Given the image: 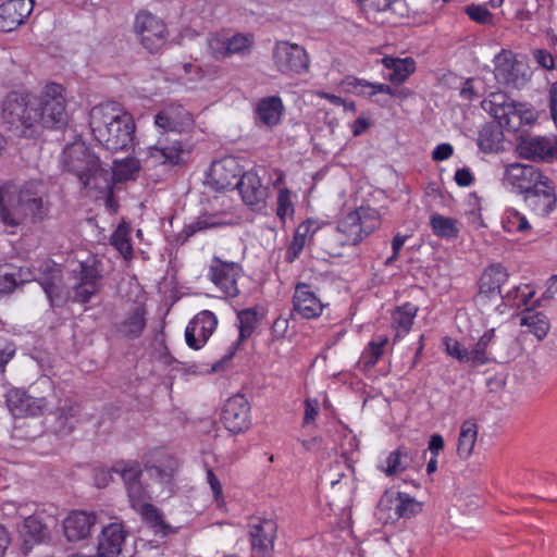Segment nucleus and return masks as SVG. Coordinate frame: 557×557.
Instances as JSON below:
<instances>
[{"instance_id": "1", "label": "nucleus", "mask_w": 557, "mask_h": 557, "mask_svg": "<svg viewBox=\"0 0 557 557\" xmlns=\"http://www.w3.org/2000/svg\"><path fill=\"white\" fill-rule=\"evenodd\" d=\"M4 112L12 122H20L25 127H61L67 121L64 88L52 83L38 96L13 94L5 102Z\"/></svg>"}, {"instance_id": "2", "label": "nucleus", "mask_w": 557, "mask_h": 557, "mask_svg": "<svg viewBox=\"0 0 557 557\" xmlns=\"http://www.w3.org/2000/svg\"><path fill=\"white\" fill-rule=\"evenodd\" d=\"M89 127L95 139L111 151L127 150L135 138L133 116L117 102H103L91 108Z\"/></svg>"}, {"instance_id": "3", "label": "nucleus", "mask_w": 557, "mask_h": 557, "mask_svg": "<svg viewBox=\"0 0 557 557\" xmlns=\"http://www.w3.org/2000/svg\"><path fill=\"white\" fill-rule=\"evenodd\" d=\"M48 211L40 183L28 182L22 186L7 183L0 187V220L5 226L17 227L27 219L41 221Z\"/></svg>"}, {"instance_id": "4", "label": "nucleus", "mask_w": 557, "mask_h": 557, "mask_svg": "<svg viewBox=\"0 0 557 557\" xmlns=\"http://www.w3.org/2000/svg\"><path fill=\"white\" fill-rule=\"evenodd\" d=\"M63 168L77 176L85 188L111 189L110 174L99 158L83 141L67 145L62 154Z\"/></svg>"}, {"instance_id": "5", "label": "nucleus", "mask_w": 557, "mask_h": 557, "mask_svg": "<svg viewBox=\"0 0 557 557\" xmlns=\"http://www.w3.org/2000/svg\"><path fill=\"white\" fill-rule=\"evenodd\" d=\"M483 107L499 123L510 132H517L522 126L533 125L539 113L533 106L527 102H517L503 92H493L483 102Z\"/></svg>"}, {"instance_id": "6", "label": "nucleus", "mask_w": 557, "mask_h": 557, "mask_svg": "<svg viewBox=\"0 0 557 557\" xmlns=\"http://www.w3.org/2000/svg\"><path fill=\"white\" fill-rule=\"evenodd\" d=\"M53 391V384L48 377H42L27 391L12 388L7 394V406L15 418H35L44 414L49 408L48 394Z\"/></svg>"}, {"instance_id": "7", "label": "nucleus", "mask_w": 557, "mask_h": 557, "mask_svg": "<svg viewBox=\"0 0 557 557\" xmlns=\"http://www.w3.org/2000/svg\"><path fill=\"white\" fill-rule=\"evenodd\" d=\"M133 33L150 54L161 53L168 45L170 32L164 20L148 10H139L133 22Z\"/></svg>"}, {"instance_id": "8", "label": "nucleus", "mask_w": 557, "mask_h": 557, "mask_svg": "<svg viewBox=\"0 0 557 557\" xmlns=\"http://www.w3.org/2000/svg\"><path fill=\"white\" fill-rule=\"evenodd\" d=\"M367 237L360 216L355 211L347 213L336 228L323 230L320 234L321 247L330 256H339L344 246L356 245Z\"/></svg>"}, {"instance_id": "9", "label": "nucleus", "mask_w": 557, "mask_h": 557, "mask_svg": "<svg viewBox=\"0 0 557 557\" xmlns=\"http://www.w3.org/2000/svg\"><path fill=\"white\" fill-rule=\"evenodd\" d=\"M273 69L286 77L306 74L310 58L306 49L288 40H277L271 51Z\"/></svg>"}, {"instance_id": "10", "label": "nucleus", "mask_w": 557, "mask_h": 557, "mask_svg": "<svg viewBox=\"0 0 557 557\" xmlns=\"http://www.w3.org/2000/svg\"><path fill=\"white\" fill-rule=\"evenodd\" d=\"M508 273L502 265H491L484 270L479 282V292L474 298L483 313H490L499 307L505 296L502 286L508 280Z\"/></svg>"}, {"instance_id": "11", "label": "nucleus", "mask_w": 557, "mask_h": 557, "mask_svg": "<svg viewBox=\"0 0 557 557\" xmlns=\"http://www.w3.org/2000/svg\"><path fill=\"white\" fill-rule=\"evenodd\" d=\"M102 270V261L96 256L79 262L77 282L73 285V301L86 304L100 292Z\"/></svg>"}, {"instance_id": "12", "label": "nucleus", "mask_w": 557, "mask_h": 557, "mask_svg": "<svg viewBox=\"0 0 557 557\" xmlns=\"http://www.w3.org/2000/svg\"><path fill=\"white\" fill-rule=\"evenodd\" d=\"M243 275V267L220 256H213L207 271L208 280L226 297L238 296V280Z\"/></svg>"}, {"instance_id": "13", "label": "nucleus", "mask_w": 557, "mask_h": 557, "mask_svg": "<svg viewBox=\"0 0 557 557\" xmlns=\"http://www.w3.org/2000/svg\"><path fill=\"white\" fill-rule=\"evenodd\" d=\"M277 524L272 518L252 517L249 522L251 548L255 557H272Z\"/></svg>"}, {"instance_id": "14", "label": "nucleus", "mask_w": 557, "mask_h": 557, "mask_svg": "<svg viewBox=\"0 0 557 557\" xmlns=\"http://www.w3.org/2000/svg\"><path fill=\"white\" fill-rule=\"evenodd\" d=\"M194 116L181 104H170L154 115V125L160 135L183 134L194 127Z\"/></svg>"}, {"instance_id": "15", "label": "nucleus", "mask_w": 557, "mask_h": 557, "mask_svg": "<svg viewBox=\"0 0 557 557\" xmlns=\"http://www.w3.org/2000/svg\"><path fill=\"white\" fill-rule=\"evenodd\" d=\"M242 175V168L234 157H225L212 162L207 174L206 184L216 190L234 189Z\"/></svg>"}, {"instance_id": "16", "label": "nucleus", "mask_w": 557, "mask_h": 557, "mask_svg": "<svg viewBox=\"0 0 557 557\" xmlns=\"http://www.w3.org/2000/svg\"><path fill=\"white\" fill-rule=\"evenodd\" d=\"M547 176L531 164L511 163L506 165L504 172V184L510 186L523 196L542 183Z\"/></svg>"}, {"instance_id": "17", "label": "nucleus", "mask_w": 557, "mask_h": 557, "mask_svg": "<svg viewBox=\"0 0 557 557\" xmlns=\"http://www.w3.org/2000/svg\"><path fill=\"white\" fill-rule=\"evenodd\" d=\"M221 420L234 434L246 432L251 424L248 400L239 394L230 397L224 404Z\"/></svg>"}, {"instance_id": "18", "label": "nucleus", "mask_w": 557, "mask_h": 557, "mask_svg": "<svg viewBox=\"0 0 557 557\" xmlns=\"http://www.w3.org/2000/svg\"><path fill=\"white\" fill-rule=\"evenodd\" d=\"M187 153H189V149L182 140H171L166 135H160L157 143L146 149V158L152 164L175 165Z\"/></svg>"}, {"instance_id": "19", "label": "nucleus", "mask_w": 557, "mask_h": 557, "mask_svg": "<svg viewBox=\"0 0 557 557\" xmlns=\"http://www.w3.org/2000/svg\"><path fill=\"white\" fill-rule=\"evenodd\" d=\"M527 207L537 216H548L557 209V194L553 181L546 177L523 196Z\"/></svg>"}, {"instance_id": "20", "label": "nucleus", "mask_w": 557, "mask_h": 557, "mask_svg": "<svg viewBox=\"0 0 557 557\" xmlns=\"http://www.w3.org/2000/svg\"><path fill=\"white\" fill-rule=\"evenodd\" d=\"M218 326V318L209 310L197 313L185 330L186 344L193 349H200Z\"/></svg>"}, {"instance_id": "21", "label": "nucleus", "mask_w": 557, "mask_h": 557, "mask_svg": "<svg viewBox=\"0 0 557 557\" xmlns=\"http://www.w3.org/2000/svg\"><path fill=\"white\" fill-rule=\"evenodd\" d=\"M35 0H9L0 5V32L9 33L24 24L32 14Z\"/></svg>"}, {"instance_id": "22", "label": "nucleus", "mask_w": 557, "mask_h": 557, "mask_svg": "<svg viewBox=\"0 0 557 557\" xmlns=\"http://www.w3.org/2000/svg\"><path fill=\"white\" fill-rule=\"evenodd\" d=\"M325 304L310 285L299 283L293 296V310L304 319H315L323 312Z\"/></svg>"}, {"instance_id": "23", "label": "nucleus", "mask_w": 557, "mask_h": 557, "mask_svg": "<svg viewBox=\"0 0 557 557\" xmlns=\"http://www.w3.org/2000/svg\"><path fill=\"white\" fill-rule=\"evenodd\" d=\"M126 539L122 523L113 522L106 525L98 537V557H119Z\"/></svg>"}, {"instance_id": "24", "label": "nucleus", "mask_w": 557, "mask_h": 557, "mask_svg": "<svg viewBox=\"0 0 557 557\" xmlns=\"http://www.w3.org/2000/svg\"><path fill=\"white\" fill-rule=\"evenodd\" d=\"M97 517L92 512L72 511L63 521L64 535L70 542L82 541L89 536Z\"/></svg>"}, {"instance_id": "25", "label": "nucleus", "mask_w": 557, "mask_h": 557, "mask_svg": "<svg viewBox=\"0 0 557 557\" xmlns=\"http://www.w3.org/2000/svg\"><path fill=\"white\" fill-rule=\"evenodd\" d=\"M519 154L529 160L553 161L557 159V147L546 137L522 139L518 145Z\"/></svg>"}, {"instance_id": "26", "label": "nucleus", "mask_w": 557, "mask_h": 557, "mask_svg": "<svg viewBox=\"0 0 557 557\" xmlns=\"http://www.w3.org/2000/svg\"><path fill=\"white\" fill-rule=\"evenodd\" d=\"M322 223L314 219H308L301 222L293 236V240L287 247L285 253V260L288 263H293L302 252L306 245L310 244L313 239V236L321 230Z\"/></svg>"}, {"instance_id": "27", "label": "nucleus", "mask_w": 557, "mask_h": 557, "mask_svg": "<svg viewBox=\"0 0 557 557\" xmlns=\"http://www.w3.org/2000/svg\"><path fill=\"white\" fill-rule=\"evenodd\" d=\"M112 471L120 474L128 495L129 502H138L140 497L148 494L140 483L141 469L137 462H121L112 468Z\"/></svg>"}, {"instance_id": "28", "label": "nucleus", "mask_w": 557, "mask_h": 557, "mask_svg": "<svg viewBox=\"0 0 557 557\" xmlns=\"http://www.w3.org/2000/svg\"><path fill=\"white\" fill-rule=\"evenodd\" d=\"M44 271L48 273L47 276L38 280L44 288L47 298L52 307L60 306L65 301V292L61 280V270L52 262H45L42 264Z\"/></svg>"}, {"instance_id": "29", "label": "nucleus", "mask_w": 557, "mask_h": 557, "mask_svg": "<svg viewBox=\"0 0 557 557\" xmlns=\"http://www.w3.org/2000/svg\"><path fill=\"white\" fill-rule=\"evenodd\" d=\"M242 195L243 201L250 207L259 206L265 197V189L262 187L260 177L252 172L242 174L235 185Z\"/></svg>"}, {"instance_id": "30", "label": "nucleus", "mask_w": 557, "mask_h": 557, "mask_svg": "<svg viewBox=\"0 0 557 557\" xmlns=\"http://www.w3.org/2000/svg\"><path fill=\"white\" fill-rule=\"evenodd\" d=\"M156 462L158 463L146 465L149 479L162 486H170L178 468L177 460L164 453H159Z\"/></svg>"}, {"instance_id": "31", "label": "nucleus", "mask_w": 557, "mask_h": 557, "mask_svg": "<svg viewBox=\"0 0 557 557\" xmlns=\"http://www.w3.org/2000/svg\"><path fill=\"white\" fill-rule=\"evenodd\" d=\"M519 324L524 329L523 333L533 335L542 342L550 330L548 317L540 311L527 309L519 314Z\"/></svg>"}, {"instance_id": "32", "label": "nucleus", "mask_w": 557, "mask_h": 557, "mask_svg": "<svg viewBox=\"0 0 557 557\" xmlns=\"http://www.w3.org/2000/svg\"><path fill=\"white\" fill-rule=\"evenodd\" d=\"M20 536L23 541L22 548L24 553H27L35 544L41 543L48 537V529L37 516H29L20 529Z\"/></svg>"}, {"instance_id": "33", "label": "nucleus", "mask_w": 557, "mask_h": 557, "mask_svg": "<svg viewBox=\"0 0 557 557\" xmlns=\"http://www.w3.org/2000/svg\"><path fill=\"white\" fill-rule=\"evenodd\" d=\"M381 63L391 71L386 78L394 85L405 83L416 71V61L409 57L400 59L387 55L381 60Z\"/></svg>"}, {"instance_id": "34", "label": "nucleus", "mask_w": 557, "mask_h": 557, "mask_svg": "<svg viewBox=\"0 0 557 557\" xmlns=\"http://www.w3.org/2000/svg\"><path fill=\"white\" fill-rule=\"evenodd\" d=\"M283 110L282 99L278 96H270L259 100L256 113L262 124L272 127L281 122Z\"/></svg>"}, {"instance_id": "35", "label": "nucleus", "mask_w": 557, "mask_h": 557, "mask_svg": "<svg viewBox=\"0 0 557 557\" xmlns=\"http://www.w3.org/2000/svg\"><path fill=\"white\" fill-rule=\"evenodd\" d=\"M146 326V310L143 306H135L126 317L117 324L120 335L126 338H137Z\"/></svg>"}, {"instance_id": "36", "label": "nucleus", "mask_w": 557, "mask_h": 557, "mask_svg": "<svg viewBox=\"0 0 557 557\" xmlns=\"http://www.w3.org/2000/svg\"><path fill=\"white\" fill-rule=\"evenodd\" d=\"M417 313L418 307L410 302H406L393 311L392 325L396 330L395 339L401 338L410 331Z\"/></svg>"}, {"instance_id": "37", "label": "nucleus", "mask_w": 557, "mask_h": 557, "mask_svg": "<svg viewBox=\"0 0 557 557\" xmlns=\"http://www.w3.org/2000/svg\"><path fill=\"white\" fill-rule=\"evenodd\" d=\"M479 426L473 419L462 422L458 436L457 454L461 459H468L474 449L478 440Z\"/></svg>"}, {"instance_id": "38", "label": "nucleus", "mask_w": 557, "mask_h": 557, "mask_svg": "<svg viewBox=\"0 0 557 557\" xmlns=\"http://www.w3.org/2000/svg\"><path fill=\"white\" fill-rule=\"evenodd\" d=\"M431 228L437 237L445 239H455L458 237L459 227L457 221L440 213H433L430 216Z\"/></svg>"}, {"instance_id": "39", "label": "nucleus", "mask_w": 557, "mask_h": 557, "mask_svg": "<svg viewBox=\"0 0 557 557\" xmlns=\"http://www.w3.org/2000/svg\"><path fill=\"white\" fill-rule=\"evenodd\" d=\"M411 459L412 457L409 456L408 450L404 446H400L398 449L389 453L386 457L385 466H381L380 469L386 475H393L406 470Z\"/></svg>"}, {"instance_id": "40", "label": "nucleus", "mask_w": 557, "mask_h": 557, "mask_svg": "<svg viewBox=\"0 0 557 557\" xmlns=\"http://www.w3.org/2000/svg\"><path fill=\"white\" fill-rule=\"evenodd\" d=\"M495 77L503 84L515 83V61L511 54L505 50L495 58Z\"/></svg>"}, {"instance_id": "41", "label": "nucleus", "mask_w": 557, "mask_h": 557, "mask_svg": "<svg viewBox=\"0 0 557 557\" xmlns=\"http://www.w3.org/2000/svg\"><path fill=\"white\" fill-rule=\"evenodd\" d=\"M239 320V338L236 343H233L230 347L228 354L224 357V360H230L238 346V343L247 337H249L255 329L257 323V313L252 310H243L238 314Z\"/></svg>"}, {"instance_id": "42", "label": "nucleus", "mask_w": 557, "mask_h": 557, "mask_svg": "<svg viewBox=\"0 0 557 557\" xmlns=\"http://www.w3.org/2000/svg\"><path fill=\"white\" fill-rule=\"evenodd\" d=\"M295 195L286 187H280L276 196V216L285 224L295 214Z\"/></svg>"}, {"instance_id": "43", "label": "nucleus", "mask_w": 557, "mask_h": 557, "mask_svg": "<svg viewBox=\"0 0 557 557\" xmlns=\"http://www.w3.org/2000/svg\"><path fill=\"white\" fill-rule=\"evenodd\" d=\"M141 499L138 502H129L132 508L138 511L143 519L147 521L152 528H163L162 516L159 510L150 504L148 500L150 498L149 493L141 496Z\"/></svg>"}, {"instance_id": "44", "label": "nucleus", "mask_w": 557, "mask_h": 557, "mask_svg": "<svg viewBox=\"0 0 557 557\" xmlns=\"http://www.w3.org/2000/svg\"><path fill=\"white\" fill-rule=\"evenodd\" d=\"M387 343L388 337L386 335H377L368 344L361 355V361L366 368L375 366L377 360L383 356Z\"/></svg>"}, {"instance_id": "45", "label": "nucleus", "mask_w": 557, "mask_h": 557, "mask_svg": "<svg viewBox=\"0 0 557 557\" xmlns=\"http://www.w3.org/2000/svg\"><path fill=\"white\" fill-rule=\"evenodd\" d=\"M255 45V36L250 33H237L233 36H227L228 55L234 54L246 55L249 54Z\"/></svg>"}, {"instance_id": "46", "label": "nucleus", "mask_w": 557, "mask_h": 557, "mask_svg": "<svg viewBox=\"0 0 557 557\" xmlns=\"http://www.w3.org/2000/svg\"><path fill=\"white\" fill-rule=\"evenodd\" d=\"M111 245L124 257L129 260L133 258V247L129 240V227L122 223L120 224L110 238Z\"/></svg>"}, {"instance_id": "47", "label": "nucleus", "mask_w": 557, "mask_h": 557, "mask_svg": "<svg viewBox=\"0 0 557 557\" xmlns=\"http://www.w3.org/2000/svg\"><path fill=\"white\" fill-rule=\"evenodd\" d=\"M495 335V330L491 329L487 332H485L478 343L473 346L470 352V366L471 367H479L483 366L488 361L486 349L491 342L493 341Z\"/></svg>"}, {"instance_id": "48", "label": "nucleus", "mask_w": 557, "mask_h": 557, "mask_svg": "<svg viewBox=\"0 0 557 557\" xmlns=\"http://www.w3.org/2000/svg\"><path fill=\"white\" fill-rule=\"evenodd\" d=\"M503 227L508 233H525L531 230L527 216L516 209H508L503 216Z\"/></svg>"}, {"instance_id": "49", "label": "nucleus", "mask_w": 557, "mask_h": 557, "mask_svg": "<svg viewBox=\"0 0 557 557\" xmlns=\"http://www.w3.org/2000/svg\"><path fill=\"white\" fill-rule=\"evenodd\" d=\"M534 295L535 290L531 285L522 284L509 290L506 294L504 300H506L512 307L520 308L528 306Z\"/></svg>"}, {"instance_id": "50", "label": "nucleus", "mask_w": 557, "mask_h": 557, "mask_svg": "<svg viewBox=\"0 0 557 557\" xmlns=\"http://www.w3.org/2000/svg\"><path fill=\"white\" fill-rule=\"evenodd\" d=\"M208 53L215 60L230 58L227 36L221 33L211 34L207 39Z\"/></svg>"}, {"instance_id": "51", "label": "nucleus", "mask_w": 557, "mask_h": 557, "mask_svg": "<svg viewBox=\"0 0 557 557\" xmlns=\"http://www.w3.org/2000/svg\"><path fill=\"white\" fill-rule=\"evenodd\" d=\"M360 216V223L367 236L376 230L381 224V218L376 209L370 207H359L355 210Z\"/></svg>"}, {"instance_id": "52", "label": "nucleus", "mask_w": 557, "mask_h": 557, "mask_svg": "<svg viewBox=\"0 0 557 557\" xmlns=\"http://www.w3.org/2000/svg\"><path fill=\"white\" fill-rule=\"evenodd\" d=\"M221 225H224V222L221 221L216 215L203 214L198 216L195 221L186 226V233L188 236H191L197 232L206 231Z\"/></svg>"}, {"instance_id": "53", "label": "nucleus", "mask_w": 557, "mask_h": 557, "mask_svg": "<svg viewBox=\"0 0 557 557\" xmlns=\"http://www.w3.org/2000/svg\"><path fill=\"white\" fill-rule=\"evenodd\" d=\"M421 507L418 502L409 497L407 494H398V504L395 511L399 518H411L420 511Z\"/></svg>"}, {"instance_id": "54", "label": "nucleus", "mask_w": 557, "mask_h": 557, "mask_svg": "<svg viewBox=\"0 0 557 557\" xmlns=\"http://www.w3.org/2000/svg\"><path fill=\"white\" fill-rule=\"evenodd\" d=\"M443 344L446 352L453 358L457 359L461 363L470 366V352L469 349L462 347L460 343L451 337H444Z\"/></svg>"}, {"instance_id": "55", "label": "nucleus", "mask_w": 557, "mask_h": 557, "mask_svg": "<svg viewBox=\"0 0 557 557\" xmlns=\"http://www.w3.org/2000/svg\"><path fill=\"white\" fill-rule=\"evenodd\" d=\"M138 170V160L134 158H127L115 165L114 175L119 181L128 180Z\"/></svg>"}, {"instance_id": "56", "label": "nucleus", "mask_w": 557, "mask_h": 557, "mask_svg": "<svg viewBox=\"0 0 557 557\" xmlns=\"http://www.w3.org/2000/svg\"><path fill=\"white\" fill-rule=\"evenodd\" d=\"M466 13L469 17L480 24H490L492 23L493 15L492 13L483 5L480 4H471L466 8Z\"/></svg>"}, {"instance_id": "57", "label": "nucleus", "mask_w": 557, "mask_h": 557, "mask_svg": "<svg viewBox=\"0 0 557 557\" xmlns=\"http://www.w3.org/2000/svg\"><path fill=\"white\" fill-rule=\"evenodd\" d=\"M15 355V346L5 337H0V375L5 371L7 364Z\"/></svg>"}, {"instance_id": "58", "label": "nucleus", "mask_w": 557, "mask_h": 557, "mask_svg": "<svg viewBox=\"0 0 557 557\" xmlns=\"http://www.w3.org/2000/svg\"><path fill=\"white\" fill-rule=\"evenodd\" d=\"M351 85H354L356 87L357 86L366 87L367 89H369V91H368L369 96H374L376 94H386V95L392 96L393 90H394V88L387 84H372V83H369V82L362 81V79H355V82Z\"/></svg>"}, {"instance_id": "59", "label": "nucleus", "mask_w": 557, "mask_h": 557, "mask_svg": "<svg viewBox=\"0 0 557 557\" xmlns=\"http://www.w3.org/2000/svg\"><path fill=\"white\" fill-rule=\"evenodd\" d=\"M319 401L317 399L308 398L305 401V416H304V425H308L315 420V417L319 413Z\"/></svg>"}, {"instance_id": "60", "label": "nucleus", "mask_w": 557, "mask_h": 557, "mask_svg": "<svg viewBox=\"0 0 557 557\" xmlns=\"http://www.w3.org/2000/svg\"><path fill=\"white\" fill-rule=\"evenodd\" d=\"M533 57L537 64L545 70H553L555 66L553 55L545 49L534 50Z\"/></svg>"}, {"instance_id": "61", "label": "nucleus", "mask_w": 557, "mask_h": 557, "mask_svg": "<svg viewBox=\"0 0 557 557\" xmlns=\"http://www.w3.org/2000/svg\"><path fill=\"white\" fill-rule=\"evenodd\" d=\"M454 152V148L450 144L444 143L435 147L432 152V158L435 161L447 160Z\"/></svg>"}, {"instance_id": "62", "label": "nucleus", "mask_w": 557, "mask_h": 557, "mask_svg": "<svg viewBox=\"0 0 557 557\" xmlns=\"http://www.w3.org/2000/svg\"><path fill=\"white\" fill-rule=\"evenodd\" d=\"M18 286L16 285V282L12 277V274L9 272H4L0 274V293L1 294H11L13 293Z\"/></svg>"}, {"instance_id": "63", "label": "nucleus", "mask_w": 557, "mask_h": 557, "mask_svg": "<svg viewBox=\"0 0 557 557\" xmlns=\"http://www.w3.org/2000/svg\"><path fill=\"white\" fill-rule=\"evenodd\" d=\"M455 182L461 187H468L473 182L472 173L468 169H459L455 173Z\"/></svg>"}, {"instance_id": "64", "label": "nucleus", "mask_w": 557, "mask_h": 557, "mask_svg": "<svg viewBox=\"0 0 557 557\" xmlns=\"http://www.w3.org/2000/svg\"><path fill=\"white\" fill-rule=\"evenodd\" d=\"M549 110L554 122L557 124V83H553L548 90Z\"/></svg>"}]
</instances>
